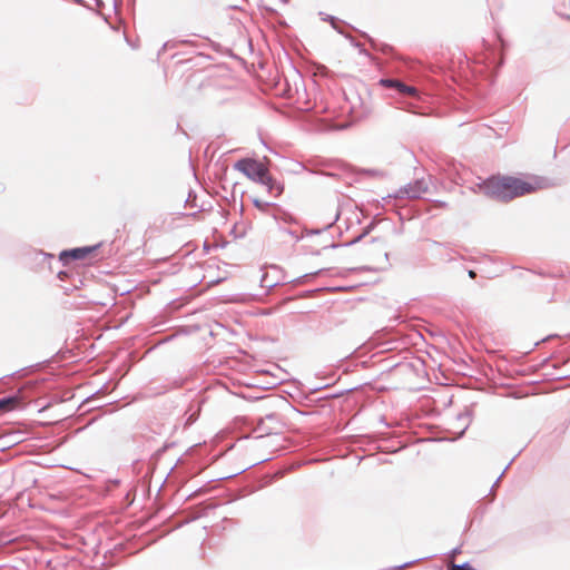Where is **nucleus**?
Masks as SVG:
<instances>
[{
  "label": "nucleus",
  "mask_w": 570,
  "mask_h": 570,
  "mask_svg": "<svg viewBox=\"0 0 570 570\" xmlns=\"http://www.w3.org/2000/svg\"><path fill=\"white\" fill-rule=\"evenodd\" d=\"M484 195L502 202L535 193L543 187V180L538 177L522 179L512 176H492L478 185Z\"/></svg>",
  "instance_id": "f257e3e1"
},
{
  "label": "nucleus",
  "mask_w": 570,
  "mask_h": 570,
  "mask_svg": "<svg viewBox=\"0 0 570 570\" xmlns=\"http://www.w3.org/2000/svg\"><path fill=\"white\" fill-rule=\"evenodd\" d=\"M269 159L263 156L262 159L252 158V200L259 209L272 204V199L281 195L282 186L269 174Z\"/></svg>",
  "instance_id": "f03ea898"
},
{
  "label": "nucleus",
  "mask_w": 570,
  "mask_h": 570,
  "mask_svg": "<svg viewBox=\"0 0 570 570\" xmlns=\"http://www.w3.org/2000/svg\"><path fill=\"white\" fill-rule=\"evenodd\" d=\"M252 76L257 80L261 90L266 92L278 82V71L271 59H258L252 63Z\"/></svg>",
  "instance_id": "7ed1b4c3"
},
{
  "label": "nucleus",
  "mask_w": 570,
  "mask_h": 570,
  "mask_svg": "<svg viewBox=\"0 0 570 570\" xmlns=\"http://www.w3.org/2000/svg\"><path fill=\"white\" fill-rule=\"evenodd\" d=\"M97 247L98 246H87L65 250L60 254V261L66 264L69 259H87L97 249Z\"/></svg>",
  "instance_id": "20e7f679"
},
{
  "label": "nucleus",
  "mask_w": 570,
  "mask_h": 570,
  "mask_svg": "<svg viewBox=\"0 0 570 570\" xmlns=\"http://www.w3.org/2000/svg\"><path fill=\"white\" fill-rule=\"evenodd\" d=\"M380 85L385 88L396 89L401 95H404V96H416V94H417L416 88L407 86L396 79H382V80H380Z\"/></svg>",
  "instance_id": "39448f33"
},
{
  "label": "nucleus",
  "mask_w": 570,
  "mask_h": 570,
  "mask_svg": "<svg viewBox=\"0 0 570 570\" xmlns=\"http://www.w3.org/2000/svg\"><path fill=\"white\" fill-rule=\"evenodd\" d=\"M20 404L18 396H9L0 400V413H7L16 410Z\"/></svg>",
  "instance_id": "423d86ee"
},
{
  "label": "nucleus",
  "mask_w": 570,
  "mask_h": 570,
  "mask_svg": "<svg viewBox=\"0 0 570 570\" xmlns=\"http://www.w3.org/2000/svg\"><path fill=\"white\" fill-rule=\"evenodd\" d=\"M235 166L245 175H249V159H242Z\"/></svg>",
  "instance_id": "0eeeda50"
},
{
  "label": "nucleus",
  "mask_w": 570,
  "mask_h": 570,
  "mask_svg": "<svg viewBox=\"0 0 570 570\" xmlns=\"http://www.w3.org/2000/svg\"><path fill=\"white\" fill-rule=\"evenodd\" d=\"M451 570H476V569H474L470 563H464L461 566L452 563Z\"/></svg>",
  "instance_id": "6e6552de"
},
{
  "label": "nucleus",
  "mask_w": 570,
  "mask_h": 570,
  "mask_svg": "<svg viewBox=\"0 0 570 570\" xmlns=\"http://www.w3.org/2000/svg\"><path fill=\"white\" fill-rule=\"evenodd\" d=\"M255 373L258 375V374H268L269 371L267 370H255Z\"/></svg>",
  "instance_id": "1a4fd4ad"
},
{
  "label": "nucleus",
  "mask_w": 570,
  "mask_h": 570,
  "mask_svg": "<svg viewBox=\"0 0 570 570\" xmlns=\"http://www.w3.org/2000/svg\"><path fill=\"white\" fill-rule=\"evenodd\" d=\"M268 384H269L271 386L276 385V381H275V379L273 377V381H272V382H268Z\"/></svg>",
  "instance_id": "9d476101"
},
{
  "label": "nucleus",
  "mask_w": 570,
  "mask_h": 570,
  "mask_svg": "<svg viewBox=\"0 0 570 570\" xmlns=\"http://www.w3.org/2000/svg\"><path fill=\"white\" fill-rule=\"evenodd\" d=\"M410 196H411V197H417V196H419V194L413 191V193H411V194H410Z\"/></svg>",
  "instance_id": "9b49d317"
},
{
  "label": "nucleus",
  "mask_w": 570,
  "mask_h": 570,
  "mask_svg": "<svg viewBox=\"0 0 570 570\" xmlns=\"http://www.w3.org/2000/svg\"><path fill=\"white\" fill-rule=\"evenodd\" d=\"M262 438H263V434H258L257 436H255V439H256L257 441H259Z\"/></svg>",
  "instance_id": "f8f14e48"
},
{
  "label": "nucleus",
  "mask_w": 570,
  "mask_h": 570,
  "mask_svg": "<svg viewBox=\"0 0 570 570\" xmlns=\"http://www.w3.org/2000/svg\"><path fill=\"white\" fill-rule=\"evenodd\" d=\"M261 149L262 150L266 149V146L264 144H261Z\"/></svg>",
  "instance_id": "ddd939ff"
},
{
  "label": "nucleus",
  "mask_w": 570,
  "mask_h": 570,
  "mask_svg": "<svg viewBox=\"0 0 570 570\" xmlns=\"http://www.w3.org/2000/svg\"><path fill=\"white\" fill-rule=\"evenodd\" d=\"M265 460H266L265 458L261 456V458L258 459V462H263V461H265Z\"/></svg>",
  "instance_id": "4468645a"
},
{
  "label": "nucleus",
  "mask_w": 570,
  "mask_h": 570,
  "mask_svg": "<svg viewBox=\"0 0 570 570\" xmlns=\"http://www.w3.org/2000/svg\"><path fill=\"white\" fill-rule=\"evenodd\" d=\"M474 275H475V274H474V272H472V271H471V272H470V276H471V277H474Z\"/></svg>",
  "instance_id": "2eb2a0df"
}]
</instances>
